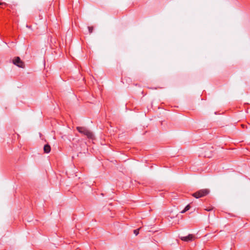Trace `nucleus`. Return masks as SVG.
Instances as JSON below:
<instances>
[{"mask_svg": "<svg viewBox=\"0 0 250 250\" xmlns=\"http://www.w3.org/2000/svg\"><path fill=\"white\" fill-rule=\"evenodd\" d=\"M242 126L243 127H244V125H242Z\"/></svg>", "mask_w": 250, "mask_h": 250, "instance_id": "f8f14e48", "label": "nucleus"}, {"mask_svg": "<svg viewBox=\"0 0 250 250\" xmlns=\"http://www.w3.org/2000/svg\"><path fill=\"white\" fill-rule=\"evenodd\" d=\"M6 4L4 2H0V5H5Z\"/></svg>", "mask_w": 250, "mask_h": 250, "instance_id": "9b49d317", "label": "nucleus"}, {"mask_svg": "<svg viewBox=\"0 0 250 250\" xmlns=\"http://www.w3.org/2000/svg\"><path fill=\"white\" fill-rule=\"evenodd\" d=\"M140 229H141V228L138 229H135L134 230V233L135 234V235H137L139 234V230Z\"/></svg>", "mask_w": 250, "mask_h": 250, "instance_id": "1a4fd4ad", "label": "nucleus"}, {"mask_svg": "<svg viewBox=\"0 0 250 250\" xmlns=\"http://www.w3.org/2000/svg\"><path fill=\"white\" fill-rule=\"evenodd\" d=\"M190 207L189 205H187L185 208L182 210L181 211V212L182 213H184L185 212H186L190 208Z\"/></svg>", "mask_w": 250, "mask_h": 250, "instance_id": "423d86ee", "label": "nucleus"}, {"mask_svg": "<svg viewBox=\"0 0 250 250\" xmlns=\"http://www.w3.org/2000/svg\"><path fill=\"white\" fill-rule=\"evenodd\" d=\"M13 63L19 67H24V63L19 57H15L13 60Z\"/></svg>", "mask_w": 250, "mask_h": 250, "instance_id": "7ed1b4c3", "label": "nucleus"}, {"mask_svg": "<svg viewBox=\"0 0 250 250\" xmlns=\"http://www.w3.org/2000/svg\"><path fill=\"white\" fill-rule=\"evenodd\" d=\"M203 155H204L205 157H211V153H207L206 151H204V154L202 153Z\"/></svg>", "mask_w": 250, "mask_h": 250, "instance_id": "0eeeda50", "label": "nucleus"}, {"mask_svg": "<svg viewBox=\"0 0 250 250\" xmlns=\"http://www.w3.org/2000/svg\"><path fill=\"white\" fill-rule=\"evenodd\" d=\"M209 193V190L207 188L202 189L194 192L192 194V196L196 198L203 197L208 195Z\"/></svg>", "mask_w": 250, "mask_h": 250, "instance_id": "f257e3e1", "label": "nucleus"}, {"mask_svg": "<svg viewBox=\"0 0 250 250\" xmlns=\"http://www.w3.org/2000/svg\"><path fill=\"white\" fill-rule=\"evenodd\" d=\"M43 150L44 153H48L50 152L51 147L48 144H46L44 146Z\"/></svg>", "mask_w": 250, "mask_h": 250, "instance_id": "39448f33", "label": "nucleus"}, {"mask_svg": "<svg viewBox=\"0 0 250 250\" xmlns=\"http://www.w3.org/2000/svg\"><path fill=\"white\" fill-rule=\"evenodd\" d=\"M89 33L90 34L92 33L93 30V27L92 26H88V27Z\"/></svg>", "mask_w": 250, "mask_h": 250, "instance_id": "6e6552de", "label": "nucleus"}, {"mask_svg": "<svg viewBox=\"0 0 250 250\" xmlns=\"http://www.w3.org/2000/svg\"><path fill=\"white\" fill-rule=\"evenodd\" d=\"M77 129L80 133L86 136L88 138H92V133L85 127L78 126L77 127Z\"/></svg>", "mask_w": 250, "mask_h": 250, "instance_id": "f03ea898", "label": "nucleus"}, {"mask_svg": "<svg viewBox=\"0 0 250 250\" xmlns=\"http://www.w3.org/2000/svg\"><path fill=\"white\" fill-rule=\"evenodd\" d=\"M212 208H207L205 209L206 210L208 211H209L210 210H212Z\"/></svg>", "mask_w": 250, "mask_h": 250, "instance_id": "9d476101", "label": "nucleus"}, {"mask_svg": "<svg viewBox=\"0 0 250 250\" xmlns=\"http://www.w3.org/2000/svg\"><path fill=\"white\" fill-rule=\"evenodd\" d=\"M180 239L185 242L192 241L195 239V236L193 234H190L187 236H181Z\"/></svg>", "mask_w": 250, "mask_h": 250, "instance_id": "20e7f679", "label": "nucleus"}]
</instances>
